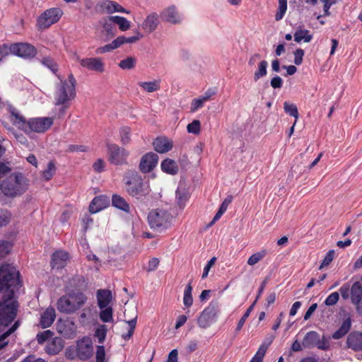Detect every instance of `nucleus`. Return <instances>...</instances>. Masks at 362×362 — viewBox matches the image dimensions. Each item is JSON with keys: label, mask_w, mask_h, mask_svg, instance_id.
I'll return each instance as SVG.
<instances>
[{"label": "nucleus", "mask_w": 362, "mask_h": 362, "mask_svg": "<svg viewBox=\"0 0 362 362\" xmlns=\"http://www.w3.org/2000/svg\"><path fill=\"white\" fill-rule=\"evenodd\" d=\"M18 272L14 266L4 264L0 266V292L6 289V293L0 300V327L6 328L15 320L17 315L18 303L13 300L14 291L12 286L18 284Z\"/></svg>", "instance_id": "f257e3e1"}, {"label": "nucleus", "mask_w": 362, "mask_h": 362, "mask_svg": "<svg viewBox=\"0 0 362 362\" xmlns=\"http://www.w3.org/2000/svg\"><path fill=\"white\" fill-rule=\"evenodd\" d=\"M87 299V296L83 292L69 291L59 298L57 308L60 313L71 314L82 308Z\"/></svg>", "instance_id": "f03ea898"}, {"label": "nucleus", "mask_w": 362, "mask_h": 362, "mask_svg": "<svg viewBox=\"0 0 362 362\" xmlns=\"http://www.w3.org/2000/svg\"><path fill=\"white\" fill-rule=\"evenodd\" d=\"M27 179L21 173H11L2 181L0 190L8 197L20 196L27 190Z\"/></svg>", "instance_id": "7ed1b4c3"}, {"label": "nucleus", "mask_w": 362, "mask_h": 362, "mask_svg": "<svg viewBox=\"0 0 362 362\" xmlns=\"http://www.w3.org/2000/svg\"><path fill=\"white\" fill-rule=\"evenodd\" d=\"M125 185L128 194L136 199H145L151 192L148 183L144 182L137 173H132Z\"/></svg>", "instance_id": "20e7f679"}, {"label": "nucleus", "mask_w": 362, "mask_h": 362, "mask_svg": "<svg viewBox=\"0 0 362 362\" xmlns=\"http://www.w3.org/2000/svg\"><path fill=\"white\" fill-rule=\"evenodd\" d=\"M147 218L151 229L161 231L171 226L173 216L165 209H155L148 213Z\"/></svg>", "instance_id": "39448f33"}, {"label": "nucleus", "mask_w": 362, "mask_h": 362, "mask_svg": "<svg viewBox=\"0 0 362 362\" xmlns=\"http://www.w3.org/2000/svg\"><path fill=\"white\" fill-rule=\"evenodd\" d=\"M76 83L72 74L69 75L67 80L61 81L55 95L57 105H65L69 100L74 98Z\"/></svg>", "instance_id": "423d86ee"}, {"label": "nucleus", "mask_w": 362, "mask_h": 362, "mask_svg": "<svg viewBox=\"0 0 362 362\" xmlns=\"http://www.w3.org/2000/svg\"><path fill=\"white\" fill-rule=\"evenodd\" d=\"M219 313L218 303L217 301H211L198 317L197 324L199 327L202 329L209 327L212 323L217 320Z\"/></svg>", "instance_id": "0eeeda50"}, {"label": "nucleus", "mask_w": 362, "mask_h": 362, "mask_svg": "<svg viewBox=\"0 0 362 362\" xmlns=\"http://www.w3.org/2000/svg\"><path fill=\"white\" fill-rule=\"evenodd\" d=\"M62 11L59 8H52L42 13L37 20V27L40 30L49 28L61 18Z\"/></svg>", "instance_id": "6e6552de"}, {"label": "nucleus", "mask_w": 362, "mask_h": 362, "mask_svg": "<svg viewBox=\"0 0 362 362\" xmlns=\"http://www.w3.org/2000/svg\"><path fill=\"white\" fill-rule=\"evenodd\" d=\"M108 160L116 165H122L127 163V157L129 155L128 151L115 144H107Z\"/></svg>", "instance_id": "1a4fd4ad"}, {"label": "nucleus", "mask_w": 362, "mask_h": 362, "mask_svg": "<svg viewBox=\"0 0 362 362\" xmlns=\"http://www.w3.org/2000/svg\"><path fill=\"white\" fill-rule=\"evenodd\" d=\"M53 122V118L49 117L31 118L28 121L27 133H44L52 126Z\"/></svg>", "instance_id": "9d476101"}, {"label": "nucleus", "mask_w": 362, "mask_h": 362, "mask_svg": "<svg viewBox=\"0 0 362 362\" xmlns=\"http://www.w3.org/2000/svg\"><path fill=\"white\" fill-rule=\"evenodd\" d=\"M11 54L24 59L34 58L37 52V49L31 44L18 42L11 45Z\"/></svg>", "instance_id": "9b49d317"}, {"label": "nucleus", "mask_w": 362, "mask_h": 362, "mask_svg": "<svg viewBox=\"0 0 362 362\" xmlns=\"http://www.w3.org/2000/svg\"><path fill=\"white\" fill-rule=\"evenodd\" d=\"M93 344L89 337H83L77 342L76 355L81 360L85 361L93 355Z\"/></svg>", "instance_id": "f8f14e48"}, {"label": "nucleus", "mask_w": 362, "mask_h": 362, "mask_svg": "<svg viewBox=\"0 0 362 362\" xmlns=\"http://www.w3.org/2000/svg\"><path fill=\"white\" fill-rule=\"evenodd\" d=\"M95 10L98 13H113L120 12L129 13V11L123 8L120 4L114 1L105 0L98 3L95 6Z\"/></svg>", "instance_id": "ddd939ff"}, {"label": "nucleus", "mask_w": 362, "mask_h": 362, "mask_svg": "<svg viewBox=\"0 0 362 362\" xmlns=\"http://www.w3.org/2000/svg\"><path fill=\"white\" fill-rule=\"evenodd\" d=\"M158 161V156L149 152L142 156L139 163V169L144 173H150L156 166Z\"/></svg>", "instance_id": "4468645a"}, {"label": "nucleus", "mask_w": 362, "mask_h": 362, "mask_svg": "<svg viewBox=\"0 0 362 362\" xmlns=\"http://www.w3.org/2000/svg\"><path fill=\"white\" fill-rule=\"evenodd\" d=\"M81 65L89 71L103 73L105 70V64L100 58L90 57L80 59L77 57Z\"/></svg>", "instance_id": "2eb2a0df"}, {"label": "nucleus", "mask_w": 362, "mask_h": 362, "mask_svg": "<svg viewBox=\"0 0 362 362\" xmlns=\"http://www.w3.org/2000/svg\"><path fill=\"white\" fill-rule=\"evenodd\" d=\"M68 286L71 288V291L83 292L87 290L88 282L84 276L76 274L69 279Z\"/></svg>", "instance_id": "dca6fc26"}, {"label": "nucleus", "mask_w": 362, "mask_h": 362, "mask_svg": "<svg viewBox=\"0 0 362 362\" xmlns=\"http://www.w3.org/2000/svg\"><path fill=\"white\" fill-rule=\"evenodd\" d=\"M160 23L159 15L156 12L149 13L141 24L142 29L150 34L156 30Z\"/></svg>", "instance_id": "f3484780"}, {"label": "nucleus", "mask_w": 362, "mask_h": 362, "mask_svg": "<svg viewBox=\"0 0 362 362\" xmlns=\"http://www.w3.org/2000/svg\"><path fill=\"white\" fill-rule=\"evenodd\" d=\"M346 345L354 351H362V333L358 331L351 332L347 337Z\"/></svg>", "instance_id": "a211bd4d"}, {"label": "nucleus", "mask_w": 362, "mask_h": 362, "mask_svg": "<svg viewBox=\"0 0 362 362\" xmlns=\"http://www.w3.org/2000/svg\"><path fill=\"white\" fill-rule=\"evenodd\" d=\"M160 16L163 21L173 24L179 23L181 21L180 16L174 5L163 9L160 12Z\"/></svg>", "instance_id": "6ab92c4d"}, {"label": "nucleus", "mask_w": 362, "mask_h": 362, "mask_svg": "<svg viewBox=\"0 0 362 362\" xmlns=\"http://www.w3.org/2000/svg\"><path fill=\"white\" fill-rule=\"evenodd\" d=\"M153 145L156 152L163 153L172 149L173 142L165 136H158L154 140Z\"/></svg>", "instance_id": "aec40b11"}, {"label": "nucleus", "mask_w": 362, "mask_h": 362, "mask_svg": "<svg viewBox=\"0 0 362 362\" xmlns=\"http://www.w3.org/2000/svg\"><path fill=\"white\" fill-rule=\"evenodd\" d=\"M9 112L13 124L25 132H28V121H26L25 118L13 107H9Z\"/></svg>", "instance_id": "412c9836"}, {"label": "nucleus", "mask_w": 362, "mask_h": 362, "mask_svg": "<svg viewBox=\"0 0 362 362\" xmlns=\"http://www.w3.org/2000/svg\"><path fill=\"white\" fill-rule=\"evenodd\" d=\"M64 341L61 337H54L45 346V352L49 355L58 354L64 348Z\"/></svg>", "instance_id": "4be33fe9"}, {"label": "nucleus", "mask_w": 362, "mask_h": 362, "mask_svg": "<svg viewBox=\"0 0 362 362\" xmlns=\"http://www.w3.org/2000/svg\"><path fill=\"white\" fill-rule=\"evenodd\" d=\"M69 259V253L62 250L57 251L52 255L51 264L52 268L62 269Z\"/></svg>", "instance_id": "5701e85b"}, {"label": "nucleus", "mask_w": 362, "mask_h": 362, "mask_svg": "<svg viewBox=\"0 0 362 362\" xmlns=\"http://www.w3.org/2000/svg\"><path fill=\"white\" fill-rule=\"evenodd\" d=\"M108 204V199L105 196H98L95 197L90 204L89 211L91 214H95L105 209Z\"/></svg>", "instance_id": "b1692460"}, {"label": "nucleus", "mask_w": 362, "mask_h": 362, "mask_svg": "<svg viewBox=\"0 0 362 362\" xmlns=\"http://www.w3.org/2000/svg\"><path fill=\"white\" fill-rule=\"evenodd\" d=\"M56 317L55 310L53 308H47L41 315L40 325L42 328L50 327Z\"/></svg>", "instance_id": "393cba45"}, {"label": "nucleus", "mask_w": 362, "mask_h": 362, "mask_svg": "<svg viewBox=\"0 0 362 362\" xmlns=\"http://www.w3.org/2000/svg\"><path fill=\"white\" fill-rule=\"evenodd\" d=\"M320 334L315 331L307 332L303 339L302 346L305 349H312L316 346Z\"/></svg>", "instance_id": "a878e982"}, {"label": "nucleus", "mask_w": 362, "mask_h": 362, "mask_svg": "<svg viewBox=\"0 0 362 362\" xmlns=\"http://www.w3.org/2000/svg\"><path fill=\"white\" fill-rule=\"evenodd\" d=\"M97 299L100 309L106 308L112 299L111 291L105 289H99L97 291Z\"/></svg>", "instance_id": "bb28decb"}, {"label": "nucleus", "mask_w": 362, "mask_h": 362, "mask_svg": "<svg viewBox=\"0 0 362 362\" xmlns=\"http://www.w3.org/2000/svg\"><path fill=\"white\" fill-rule=\"evenodd\" d=\"M160 167L163 172L172 175H176L179 171V168L176 162L170 158H166L163 160Z\"/></svg>", "instance_id": "cd10ccee"}, {"label": "nucleus", "mask_w": 362, "mask_h": 362, "mask_svg": "<svg viewBox=\"0 0 362 362\" xmlns=\"http://www.w3.org/2000/svg\"><path fill=\"white\" fill-rule=\"evenodd\" d=\"M351 320L350 317L345 319L340 327L332 334V337L334 339H339L345 336L351 329Z\"/></svg>", "instance_id": "c85d7f7f"}, {"label": "nucleus", "mask_w": 362, "mask_h": 362, "mask_svg": "<svg viewBox=\"0 0 362 362\" xmlns=\"http://www.w3.org/2000/svg\"><path fill=\"white\" fill-rule=\"evenodd\" d=\"M100 23L103 26V33L106 36L107 40H110L115 35L117 30L112 25V22L108 20V17L106 18H103L100 21Z\"/></svg>", "instance_id": "c756f323"}, {"label": "nucleus", "mask_w": 362, "mask_h": 362, "mask_svg": "<svg viewBox=\"0 0 362 362\" xmlns=\"http://www.w3.org/2000/svg\"><path fill=\"white\" fill-rule=\"evenodd\" d=\"M350 295L352 303H358L362 300V285L359 281L353 284Z\"/></svg>", "instance_id": "7c9ffc66"}, {"label": "nucleus", "mask_w": 362, "mask_h": 362, "mask_svg": "<svg viewBox=\"0 0 362 362\" xmlns=\"http://www.w3.org/2000/svg\"><path fill=\"white\" fill-rule=\"evenodd\" d=\"M112 204L113 206L124 212L129 213L130 211L129 204L124 199V198H123L120 195L113 194L112 197Z\"/></svg>", "instance_id": "2f4dec72"}, {"label": "nucleus", "mask_w": 362, "mask_h": 362, "mask_svg": "<svg viewBox=\"0 0 362 362\" xmlns=\"http://www.w3.org/2000/svg\"><path fill=\"white\" fill-rule=\"evenodd\" d=\"M233 196L228 195L221 204L218 212L216 214L212 221L209 224V226H211L214 225L221 217V216L226 211L228 205L232 202Z\"/></svg>", "instance_id": "473e14b6"}, {"label": "nucleus", "mask_w": 362, "mask_h": 362, "mask_svg": "<svg viewBox=\"0 0 362 362\" xmlns=\"http://www.w3.org/2000/svg\"><path fill=\"white\" fill-rule=\"evenodd\" d=\"M294 41L297 43H300L302 40L304 42H310L313 39V35L310 33V31L306 29H298L294 35Z\"/></svg>", "instance_id": "72a5a7b5"}, {"label": "nucleus", "mask_w": 362, "mask_h": 362, "mask_svg": "<svg viewBox=\"0 0 362 362\" xmlns=\"http://www.w3.org/2000/svg\"><path fill=\"white\" fill-rule=\"evenodd\" d=\"M268 62L266 60H261L257 65V69L254 73L253 80L257 82L267 74Z\"/></svg>", "instance_id": "f704fd0d"}, {"label": "nucleus", "mask_w": 362, "mask_h": 362, "mask_svg": "<svg viewBox=\"0 0 362 362\" xmlns=\"http://www.w3.org/2000/svg\"><path fill=\"white\" fill-rule=\"evenodd\" d=\"M108 20L117 24L122 31H126L130 28V22L124 17L119 16H109Z\"/></svg>", "instance_id": "c9c22d12"}, {"label": "nucleus", "mask_w": 362, "mask_h": 362, "mask_svg": "<svg viewBox=\"0 0 362 362\" xmlns=\"http://www.w3.org/2000/svg\"><path fill=\"white\" fill-rule=\"evenodd\" d=\"M160 81H148V82H139L138 85L144 88L146 91L148 93H152L154 91H156L160 89Z\"/></svg>", "instance_id": "e433bc0d"}, {"label": "nucleus", "mask_w": 362, "mask_h": 362, "mask_svg": "<svg viewBox=\"0 0 362 362\" xmlns=\"http://www.w3.org/2000/svg\"><path fill=\"white\" fill-rule=\"evenodd\" d=\"M192 280L187 284L185 291H184V297H183V303L185 306L189 308L193 303V298L192 296Z\"/></svg>", "instance_id": "4c0bfd02"}, {"label": "nucleus", "mask_w": 362, "mask_h": 362, "mask_svg": "<svg viewBox=\"0 0 362 362\" xmlns=\"http://www.w3.org/2000/svg\"><path fill=\"white\" fill-rule=\"evenodd\" d=\"M136 35L129 37H126L124 36L117 37L116 39L119 47L124 45V43H134L144 37V35L141 34L139 31H136Z\"/></svg>", "instance_id": "58836bf2"}, {"label": "nucleus", "mask_w": 362, "mask_h": 362, "mask_svg": "<svg viewBox=\"0 0 362 362\" xmlns=\"http://www.w3.org/2000/svg\"><path fill=\"white\" fill-rule=\"evenodd\" d=\"M267 254L266 250H262L259 252L254 253L247 259V264L250 266H254L260 260H262Z\"/></svg>", "instance_id": "ea45409f"}, {"label": "nucleus", "mask_w": 362, "mask_h": 362, "mask_svg": "<svg viewBox=\"0 0 362 362\" xmlns=\"http://www.w3.org/2000/svg\"><path fill=\"white\" fill-rule=\"evenodd\" d=\"M287 10V0H279L278 10L275 15V20L279 21L283 18Z\"/></svg>", "instance_id": "a19ab883"}, {"label": "nucleus", "mask_w": 362, "mask_h": 362, "mask_svg": "<svg viewBox=\"0 0 362 362\" xmlns=\"http://www.w3.org/2000/svg\"><path fill=\"white\" fill-rule=\"evenodd\" d=\"M120 141L123 145H127L131 140V129L129 127H123L120 129Z\"/></svg>", "instance_id": "79ce46f5"}, {"label": "nucleus", "mask_w": 362, "mask_h": 362, "mask_svg": "<svg viewBox=\"0 0 362 362\" xmlns=\"http://www.w3.org/2000/svg\"><path fill=\"white\" fill-rule=\"evenodd\" d=\"M119 47L117 39L114 40L111 43L105 45L103 47H99L96 49V54H103L106 52H112V50Z\"/></svg>", "instance_id": "37998d69"}, {"label": "nucleus", "mask_w": 362, "mask_h": 362, "mask_svg": "<svg viewBox=\"0 0 362 362\" xmlns=\"http://www.w3.org/2000/svg\"><path fill=\"white\" fill-rule=\"evenodd\" d=\"M136 59L134 57H129L124 59H122L119 63V66L124 70L132 69L135 67Z\"/></svg>", "instance_id": "c03bdc74"}, {"label": "nucleus", "mask_w": 362, "mask_h": 362, "mask_svg": "<svg viewBox=\"0 0 362 362\" xmlns=\"http://www.w3.org/2000/svg\"><path fill=\"white\" fill-rule=\"evenodd\" d=\"M100 318L103 322H112V308L107 306L103 308L100 313Z\"/></svg>", "instance_id": "a18cd8bd"}, {"label": "nucleus", "mask_w": 362, "mask_h": 362, "mask_svg": "<svg viewBox=\"0 0 362 362\" xmlns=\"http://www.w3.org/2000/svg\"><path fill=\"white\" fill-rule=\"evenodd\" d=\"M136 319H137V316H136L134 318H133L129 321H126V322L129 325V330L127 334H123L122 336L124 340H126V341L129 340L133 336L134 329L136 328Z\"/></svg>", "instance_id": "49530a36"}, {"label": "nucleus", "mask_w": 362, "mask_h": 362, "mask_svg": "<svg viewBox=\"0 0 362 362\" xmlns=\"http://www.w3.org/2000/svg\"><path fill=\"white\" fill-rule=\"evenodd\" d=\"M329 339V337H326L323 334L322 337H319L315 347L322 351L329 350L330 349Z\"/></svg>", "instance_id": "de8ad7c7"}, {"label": "nucleus", "mask_w": 362, "mask_h": 362, "mask_svg": "<svg viewBox=\"0 0 362 362\" xmlns=\"http://www.w3.org/2000/svg\"><path fill=\"white\" fill-rule=\"evenodd\" d=\"M284 110L285 112L289 115L294 117L296 119L298 118L299 114L296 105L290 104L288 102H284Z\"/></svg>", "instance_id": "09e8293b"}, {"label": "nucleus", "mask_w": 362, "mask_h": 362, "mask_svg": "<svg viewBox=\"0 0 362 362\" xmlns=\"http://www.w3.org/2000/svg\"><path fill=\"white\" fill-rule=\"evenodd\" d=\"M107 327L104 325H100L96 329L94 336L98 338V342L99 344H103L104 342L107 335Z\"/></svg>", "instance_id": "8fccbe9b"}, {"label": "nucleus", "mask_w": 362, "mask_h": 362, "mask_svg": "<svg viewBox=\"0 0 362 362\" xmlns=\"http://www.w3.org/2000/svg\"><path fill=\"white\" fill-rule=\"evenodd\" d=\"M11 216V213L7 209H0V228L8 225Z\"/></svg>", "instance_id": "3c124183"}, {"label": "nucleus", "mask_w": 362, "mask_h": 362, "mask_svg": "<svg viewBox=\"0 0 362 362\" xmlns=\"http://www.w3.org/2000/svg\"><path fill=\"white\" fill-rule=\"evenodd\" d=\"M255 305V302H253V303L247 309V310L245 311L244 315L242 316V317L239 320L238 325L236 327V329H235V331L237 332H239L243 327L247 318L250 316L251 312L252 311Z\"/></svg>", "instance_id": "603ef678"}, {"label": "nucleus", "mask_w": 362, "mask_h": 362, "mask_svg": "<svg viewBox=\"0 0 362 362\" xmlns=\"http://www.w3.org/2000/svg\"><path fill=\"white\" fill-rule=\"evenodd\" d=\"M56 168L52 161H49L47 164V168L42 172V176L46 180H49L55 173Z\"/></svg>", "instance_id": "864d4df0"}, {"label": "nucleus", "mask_w": 362, "mask_h": 362, "mask_svg": "<svg viewBox=\"0 0 362 362\" xmlns=\"http://www.w3.org/2000/svg\"><path fill=\"white\" fill-rule=\"evenodd\" d=\"M176 198L178 204L182 206L188 199V194L185 189H181L178 188L176 191Z\"/></svg>", "instance_id": "5fc2aeb1"}, {"label": "nucleus", "mask_w": 362, "mask_h": 362, "mask_svg": "<svg viewBox=\"0 0 362 362\" xmlns=\"http://www.w3.org/2000/svg\"><path fill=\"white\" fill-rule=\"evenodd\" d=\"M53 335V332L50 330H45L42 332H39L36 336V339L40 344L45 343L48 339L51 338Z\"/></svg>", "instance_id": "6e6d98bb"}, {"label": "nucleus", "mask_w": 362, "mask_h": 362, "mask_svg": "<svg viewBox=\"0 0 362 362\" xmlns=\"http://www.w3.org/2000/svg\"><path fill=\"white\" fill-rule=\"evenodd\" d=\"M200 127H201L200 121L195 119V120H193L192 122L188 124V125L187 127V129L189 133L197 134L200 132Z\"/></svg>", "instance_id": "4d7b16f0"}, {"label": "nucleus", "mask_w": 362, "mask_h": 362, "mask_svg": "<svg viewBox=\"0 0 362 362\" xmlns=\"http://www.w3.org/2000/svg\"><path fill=\"white\" fill-rule=\"evenodd\" d=\"M20 326L19 320L16 321L13 325L0 336V341H4L8 337L13 334Z\"/></svg>", "instance_id": "13d9d810"}, {"label": "nucleus", "mask_w": 362, "mask_h": 362, "mask_svg": "<svg viewBox=\"0 0 362 362\" xmlns=\"http://www.w3.org/2000/svg\"><path fill=\"white\" fill-rule=\"evenodd\" d=\"M42 64L49 68L52 71L55 73L57 71V64L51 57H45L42 60Z\"/></svg>", "instance_id": "bf43d9fd"}, {"label": "nucleus", "mask_w": 362, "mask_h": 362, "mask_svg": "<svg viewBox=\"0 0 362 362\" xmlns=\"http://www.w3.org/2000/svg\"><path fill=\"white\" fill-rule=\"evenodd\" d=\"M339 298V295L337 292H333L329 294L325 300V304L328 306L335 305Z\"/></svg>", "instance_id": "052dcab7"}, {"label": "nucleus", "mask_w": 362, "mask_h": 362, "mask_svg": "<svg viewBox=\"0 0 362 362\" xmlns=\"http://www.w3.org/2000/svg\"><path fill=\"white\" fill-rule=\"evenodd\" d=\"M11 245L8 241L0 240V257H4L9 253Z\"/></svg>", "instance_id": "680f3d73"}, {"label": "nucleus", "mask_w": 362, "mask_h": 362, "mask_svg": "<svg viewBox=\"0 0 362 362\" xmlns=\"http://www.w3.org/2000/svg\"><path fill=\"white\" fill-rule=\"evenodd\" d=\"M334 256V251L333 250L328 251L320 266V269H322L324 267L329 265L332 262Z\"/></svg>", "instance_id": "e2e57ef3"}, {"label": "nucleus", "mask_w": 362, "mask_h": 362, "mask_svg": "<svg viewBox=\"0 0 362 362\" xmlns=\"http://www.w3.org/2000/svg\"><path fill=\"white\" fill-rule=\"evenodd\" d=\"M284 84L283 79L279 76L276 75L274 76L270 81L271 86L274 89L281 88Z\"/></svg>", "instance_id": "0e129e2a"}, {"label": "nucleus", "mask_w": 362, "mask_h": 362, "mask_svg": "<svg viewBox=\"0 0 362 362\" xmlns=\"http://www.w3.org/2000/svg\"><path fill=\"white\" fill-rule=\"evenodd\" d=\"M88 147L84 145L71 144L68 146V152H86Z\"/></svg>", "instance_id": "69168bd1"}, {"label": "nucleus", "mask_w": 362, "mask_h": 362, "mask_svg": "<svg viewBox=\"0 0 362 362\" xmlns=\"http://www.w3.org/2000/svg\"><path fill=\"white\" fill-rule=\"evenodd\" d=\"M304 54V50L300 48L297 49L294 52V64L298 66L302 64Z\"/></svg>", "instance_id": "338daca9"}, {"label": "nucleus", "mask_w": 362, "mask_h": 362, "mask_svg": "<svg viewBox=\"0 0 362 362\" xmlns=\"http://www.w3.org/2000/svg\"><path fill=\"white\" fill-rule=\"evenodd\" d=\"M96 362H105V351L103 346H98L96 350Z\"/></svg>", "instance_id": "774afa93"}]
</instances>
